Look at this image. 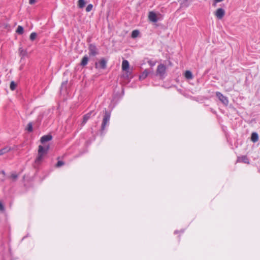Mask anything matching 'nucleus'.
<instances>
[{
    "label": "nucleus",
    "instance_id": "nucleus-1",
    "mask_svg": "<svg viewBox=\"0 0 260 260\" xmlns=\"http://www.w3.org/2000/svg\"><path fill=\"white\" fill-rule=\"evenodd\" d=\"M49 148L48 145H45L44 146L40 145L38 150V156L36 159V163H40L43 159V156L47 153V151Z\"/></svg>",
    "mask_w": 260,
    "mask_h": 260
},
{
    "label": "nucleus",
    "instance_id": "nucleus-2",
    "mask_svg": "<svg viewBox=\"0 0 260 260\" xmlns=\"http://www.w3.org/2000/svg\"><path fill=\"white\" fill-rule=\"evenodd\" d=\"M148 18L150 21L156 22L157 21L162 19V15L159 13H155L153 11H151L149 13Z\"/></svg>",
    "mask_w": 260,
    "mask_h": 260
},
{
    "label": "nucleus",
    "instance_id": "nucleus-3",
    "mask_svg": "<svg viewBox=\"0 0 260 260\" xmlns=\"http://www.w3.org/2000/svg\"><path fill=\"white\" fill-rule=\"evenodd\" d=\"M105 113L102 123V129L104 130L107 125L108 124L110 118V113L105 109Z\"/></svg>",
    "mask_w": 260,
    "mask_h": 260
},
{
    "label": "nucleus",
    "instance_id": "nucleus-4",
    "mask_svg": "<svg viewBox=\"0 0 260 260\" xmlns=\"http://www.w3.org/2000/svg\"><path fill=\"white\" fill-rule=\"evenodd\" d=\"M166 71V67L165 65L162 64H160L158 66L156 74L157 75L159 76L160 77H163L165 74Z\"/></svg>",
    "mask_w": 260,
    "mask_h": 260
},
{
    "label": "nucleus",
    "instance_id": "nucleus-5",
    "mask_svg": "<svg viewBox=\"0 0 260 260\" xmlns=\"http://www.w3.org/2000/svg\"><path fill=\"white\" fill-rule=\"evenodd\" d=\"M107 61L104 58H102L98 62H95V67L96 69H105L106 68Z\"/></svg>",
    "mask_w": 260,
    "mask_h": 260
},
{
    "label": "nucleus",
    "instance_id": "nucleus-6",
    "mask_svg": "<svg viewBox=\"0 0 260 260\" xmlns=\"http://www.w3.org/2000/svg\"><path fill=\"white\" fill-rule=\"evenodd\" d=\"M224 15L225 11L222 8H219L215 12V15L218 19H221Z\"/></svg>",
    "mask_w": 260,
    "mask_h": 260
},
{
    "label": "nucleus",
    "instance_id": "nucleus-7",
    "mask_svg": "<svg viewBox=\"0 0 260 260\" xmlns=\"http://www.w3.org/2000/svg\"><path fill=\"white\" fill-rule=\"evenodd\" d=\"M216 96L224 105H226L228 103V99L226 97L223 96L221 93L219 92H216Z\"/></svg>",
    "mask_w": 260,
    "mask_h": 260
},
{
    "label": "nucleus",
    "instance_id": "nucleus-8",
    "mask_svg": "<svg viewBox=\"0 0 260 260\" xmlns=\"http://www.w3.org/2000/svg\"><path fill=\"white\" fill-rule=\"evenodd\" d=\"M89 51L90 55L92 56H95L98 54V51L96 48L95 46L93 45H90L89 46Z\"/></svg>",
    "mask_w": 260,
    "mask_h": 260
},
{
    "label": "nucleus",
    "instance_id": "nucleus-9",
    "mask_svg": "<svg viewBox=\"0 0 260 260\" xmlns=\"http://www.w3.org/2000/svg\"><path fill=\"white\" fill-rule=\"evenodd\" d=\"M237 161L239 162H243L247 164H248L249 163L248 158L245 155L239 156L238 157Z\"/></svg>",
    "mask_w": 260,
    "mask_h": 260
},
{
    "label": "nucleus",
    "instance_id": "nucleus-10",
    "mask_svg": "<svg viewBox=\"0 0 260 260\" xmlns=\"http://www.w3.org/2000/svg\"><path fill=\"white\" fill-rule=\"evenodd\" d=\"M52 136L50 135H45L41 137V142L44 144L46 142H48L52 139Z\"/></svg>",
    "mask_w": 260,
    "mask_h": 260
},
{
    "label": "nucleus",
    "instance_id": "nucleus-11",
    "mask_svg": "<svg viewBox=\"0 0 260 260\" xmlns=\"http://www.w3.org/2000/svg\"><path fill=\"white\" fill-rule=\"evenodd\" d=\"M129 68V63L126 60H123L122 63V69L126 71Z\"/></svg>",
    "mask_w": 260,
    "mask_h": 260
},
{
    "label": "nucleus",
    "instance_id": "nucleus-12",
    "mask_svg": "<svg viewBox=\"0 0 260 260\" xmlns=\"http://www.w3.org/2000/svg\"><path fill=\"white\" fill-rule=\"evenodd\" d=\"M251 140L254 143L256 142L258 140V134L255 132L252 133L251 136Z\"/></svg>",
    "mask_w": 260,
    "mask_h": 260
},
{
    "label": "nucleus",
    "instance_id": "nucleus-13",
    "mask_svg": "<svg viewBox=\"0 0 260 260\" xmlns=\"http://www.w3.org/2000/svg\"><path fill=\"white\" fill-rule=\"evenodd\" d=\"M88 60V57L86 55L84 56L82 59L80 65L83 67L86 66L87 64Z\"/></svg>",
    "mask_w": 260,
    "mask_h": 260
},
{
    "label": "nucleus",
    "instance_id": "nucleus-14",
    "mask_svg": "<svg viewBox=\"0 0 260 260\" xmlns=\"http://www.w3.org/2000/svg\"><path fill=\"white\" fill-rule=\"evenodd\" d=\"M149 72L147 70H145L140 75L139 78L140 80L145 79L149 74Z\"/></svg>",
    "mask_w": 260,
    "mask_h": 260
},
{
    "label": "nucleus",
    "instance_id": "nucleus-15",
    "mask_svg": "<svg viewBox=\"0 0 260 260\" xmlns=\"http://www.w3.org/2000/svg\"><path fill=\"white\" fill-rule=\"evenodd\" d=\"M92 113V111H90V112L88 113L86 115H85L83 117L82 124H84L89 119V118L91 116V115Z\"/></svg>",
    "mask_w": 260,
    "mask_h": 260
},
{
    "label": "nucleus",
    "instance_id": "nucleus-16",
    "mask_svg": "<svg viewBox=\"0 0 260 260\" xmlns=\"http://www.w3.org/2000/svg\"><path fill=\"white\" fill-rule=\"evenodd\" d=\"M11 148L9 146H6L4 148L0 150V155H2L11 150Z\"/></svg>",
    "mask_w": 260,
    "mask_h": 260
},
{
    "label": "nucleus",
    "instance_id": "nucleus-17",
    "mask_svg": "<svg viewBox=\"0 0 260 260\" xmlns=\"http://www.w3.org/2000/svg\"><path fill=\"white\" fill-rule=\"evenodd\" d=\"M185 77L187 79H191L192 78V75L190 71H186L185 73Z\"/></svg>",
    "mask_w": 260,
    "mask_h": 260
},
{
    "label": "nucleus",
    "instance_id": "nucleus-18",
    "mask_svg": "<svg viewBox=\"0 0 260 260\" xmlns=\"http://www.w3.org/2000/svg\"><path fill=\"white\" fill-rule=\"evenodd\" d=\"M85 5V2L84 0L78 1V7L80 8H83Z\"/></svg>",
    "mask_w": 260,
    "mask_h": 260
},
{
    "label": "nucleus",
    "instance_id": "nucleus-19",
    "mask_svg": "<svg viewBox=\"0 0 260 260\" xmlns=\"http://www.w3.org/2000/svg\"><path fill=\"white\" fill-rule=\"evenodd\" d=\"M16 32L18 34L21 35L23 33V28L22 26L19 25L17 28Z\"/></svg>",
    "mask_w": 260,
    "mask_h": 260
},
{
    "label": "nucleus",
    "instance_id": "nucleus-20",
    "mask_svg": "<svg viewBox=\"0 0 260 260\" xmlns=\"http://www.w3.org/2000/svg\"><path fill=\"white\" fill-rule=\"evenodd\" d=\"M16 83L14 81H12L10 83V88L12 90H14L16 89Z\"/></svg>",
    "mask_w": 260,
    "mask_h": 260
},
{
    "label": "nucleus",
    "instance_id": "nucleus-21",
    "mask_svg": "<svg viewBox=\"0 0 260 260\" xmlns=\"http://www.w3.org/2000/svg\"><path fill=\"white\" fill-rule=\"evenodd\" d=\"M37 36V34L36 32H32L30 35V40L31 41H34L36 39Z\"/></svg>",
    "mask_w": 260,
    "mask_h": 260
},
{
    "label": "nucleus",
    "instance_id": "nucleus-22",
    "mask_svg": "<svg viewBox=\"0 0 260 260\" xmlns=\"http://www.w3.org/2000/svg\"><path fill=\"white\" fill-rule=\"evenodd\" d=\"M139 34V31L137 30H133L132 32V36L133 38H136Z\"/></svg>",
    "mask_w": 260,
    "mask_h": 260
},
{
    "label": "nucleus",
    "instance_id": "nucleus-23",
    "mask_svg": "<svg viewBox=\"0 0 260 260\" xmlns=\"http://www.w3.org/2000/svg\"><path fill=\"white\" fill-rule=\"evenodd\" d=\"M27 130L29 132H31L32 131V123L31 122H29L28 124L27 127Z\"/></svg>",
    "mask_w": 260,
    "mask_h": 260
},
{
    "label": "nucleus",
    "instance_id": "nucleus-24",
    "mask_svg": "<svg viewBox=\"0 0 260 260\" xmlns=\"http://www.w3.org/2000/svg\"><path fill=\"white\" fill-rule=\"evenodd\" d=\"M223 0H213L212 6L214 7H216V4L222 2Z\"/></svg>",
    "mask_w": 260,
    "mask_h": 260
},
{
    "label": "nucleus",
    "instance_id": "nucleus-25",
    "mask_svg": "<svg viewBox=\"0 0 260 260\" xmlns=\"http://www.w3.org/2000/svg\"><path fill=\"white\" fill-rule=\"evenodd\" d=\"M92 7H93L92 5H91V4H89V5H88L87 6L86 8V11L87 12H90V11L92 10Z\"/></svg>",
    "mask_w": 260,
    "mask_h": 260
},
{
    "label": "nucleus",
    "instance_id": "nucleus-26",
    "mask_svg": "<svg viewBox=\"0 0 260 260\" xmlns=\"http://www.w3.org/2000/svg\"><path fill=\"white\" fill-rule=\"evenodd\" d=\"M64 165V162L62 161H58L56 165L57 167H60Z\"/></svg>",
    "mask_w": 260,
    "mask_h": 260
},
{
    "label": "nucleus",
    "instance_id": "nucleus-27",
    "mask_svg": "<svg viewBox=\"0 0 260 260\" xmlns=\"http://www.w3.org/2000/svg\"><path fill=\"white\" fill-rule=\"evenodd\" d=\"M11 178L13 180H16V179L17 178V175L15 174H12L11 176Z\"/></svg>",
    "mask_w": 260,
    "mask_h": 260
},
{
    "label": "nucleus",
    "instance_id": "nucleus-28",
    "mask_svg": "<svg viewBox=\"0 0 260 260\" xmlns=\"http://www.w3.org/2000/svg\"><path fill=\"white\" fill-rule=\"evenodd\" d=\"M148 63H149V65L152 67L154 66L155 64V63L154 62L151 61V60L149 61Z\"/></svg>",
    "mask_w": 260,
    "mask_h": 260
},
{
    "label": "nucleus",
    "instance_id": "nucleus-29",
    "mask_svg": "<svg viewBox=\"0 0 260 260\" xmlns=\"http://www.w3.org/2000/svg\"><path fill=\"white\" fill-rule=\"evenodd\" d=\"M4 210V206L2 204V203L0 202V210L3 211Z\"/></svg>",
    "mask_w": 260,
    "mask_h": 260
},
{
    "label": "nucleus",
    "instance_id": "nucleus-30",
    "mask_svg": "<svg viewBox=\"0 0 260 260\" xmlns=\"http://www.w3.org/2000/svg\"><path fill=\"white\" fill-rule=\"evenodd\" d=\"M36 2V0H29V3L30 5L34 4Z\"/></svg>",
    "mask_w": 260,
    "mask_h": 260
},
{
    "label": "nucleus",
    "instance_id": "nucleus-31",
    "mask_svg": "<svg viewBox=\"0 0 260 260\" xmlns=\"http://www.w3.org/2000/svg\"><path fill=\"white\" fill-rule=\"evenodd\" d=\"M12 260H15V259H12Z\"/></svg>",
    "mask_w": 260,
    "mask_h": 260
}]
</instances>
